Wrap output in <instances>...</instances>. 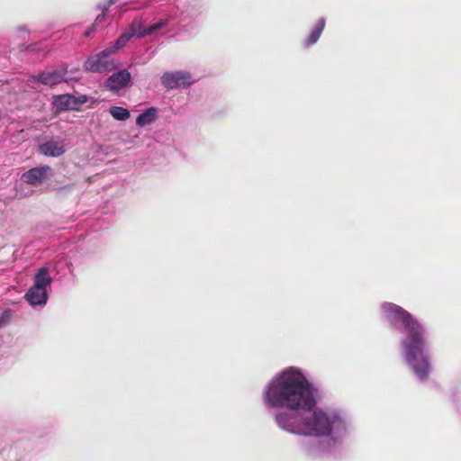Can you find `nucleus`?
Wrapping results in <instances>:
<instances>
[{
  "label": "nucleus",
  "mask_w": 461,
  "mask_h": 461,
  "mask_svg": "<svg viewBox=\"0 0 461 461\" xmlns=\"http://www.w3.org/2000/svg\"><path fill=\"white\" fill-rule=\"evenodd\" d=\"M316 388L306 376H274L262 390V402L272 411L286 408L275 416L276 425L289 433L312 438L308 451L331 453L348 435L349 422L339 411L317 408Z\"/></svg>",
  "instance_id": "nucleus-1"
},
{
  "label": "nucleus",
  "mask_w": 461,
  "mask_h": 461,
  "mask_svg": "<svg viewBox=\"0 0 461 461\" xmlns=\"http://www.w3.org/2000/svg\"><path fill=\"white\" fill-rule=\"evenodd\" d=\"M377 313L381 320L402 334L399 345L412 371L417 375L431 373L430 357L426 354L429 348L426 327L403 307L392 302L380 303Z\"/></svg>",
  "instance_id": "nucleus-2"
},
{
  "label": "nucleus",
  "mask_w": 461,
  "mask_h": 461,
  "mask_svg": "<svg viewBox=\"0 0 461 461\" xmlns=\"http://www.w3.org/2000/svg\"><path fill=\"white\" fill-rule=\"evenodd\" d=\"M195 81L189 71L183 69L166 71L160 78L161 85L167 90L187 88Z\"/></svg>",
  "instance_id": "nucleus-3"
},
{
  "label": "nucleus",
  "mask_w": 461,
  "mask_h": 461,
  "mask_svg": "<svg viewBox=\"0 0 461 461\" xmlns=\"http://www.w3.org/2000/svg\"><path fill=\"white\" fill-rule=\"evenodd\" d=\"M114 51L109 47L97 55L91 56L85 62V68L92 72H108L116 68V62L111 57Z\"/></svg>",
  "instance_id": "nucleus-4"
},
{
  "label": "nucleus",
  "mask_w": 461,
  "mask_h": 461,
  "mask_svg": "<svg viewBox=\"0 0 461 461\" xmlns=\"http://www.w3.org/2000/svg\"><path fill=\"white\" fill-rule=\"evenodd\" d=\"M86 95L75 96L72 95L65 94L54 97L52 106L56 113H60L67 110L77 109V107L86 102Z\"/></svg>",
  "instance_id": "nucleus-5"
},
{
  "label": "nucleus",
  "mask_w": 461,
  "mask_h": 461,
  "mask_svg": "<svg viewBox=\"0 0 461 461\" xmlns=\"http://www.w3.org/2000/svg\"><path fill=\"white\" fill-rule=\"evenodd\" d=\"M52 176L53 171L50 167L41 166L24 172L22 176V179L27 184L38 185H41L45 180L50 178Z\"/></svg>",
  "instance_id": "nucleus-6"
},
{
  "label": "nucleus",
  "mask_w": 461,
  "mask_h": 461,
  "mask_svg": "<svg viewBox=\"0 0 461 461\" xmlns=\"http://www.w3.org/2000/svg\"><path fill=\"white\" fill-rule=\"evenodd\" d=\"M39 152L47 157H60L67 151V144L64 139L51 138L39 145Z\"/></svg>",
  "instance_id": "nucleus-7"
},
{
  "label": "nucleus",
  "mask_w": 461,
  "mask_h": 461,
  "mask_svg": "<svg viewBox=\"0 0 461 461\" xmlns=\"http://www.w3.org/2000/svg\"><path fill=\"white\" fill-rule=\"evenodd\" d=\"M140 22L135 19L131 23V26L124 30V32L121 34L117 41L112 46H110V48L115 52L117 50L124 47L133 36L140 38Z\"/></svg>",
  "instance_id": "nucleus-8"
},
{
  "label": "nucleus",
  "mask_w": 461,
  "mask_h": 461,
  "mask_svg": "<svg viewBox=\"0 0 461 461\" xmlns=\"http://www.w3.org/2000/svg\"><path fill=\"white\" fill-rule=\"evenodd\" d=\"M131 78V73L126 69H122L109 77L107 87L111 91L117 92L125 87L130 83Z\"/></svg>",
  "instance_id": "nucleus-9"
},
{
  "label": "nucleus",
  "mask_w": 461,
  "mask_h": 461,
  "mask_svg": "<svg viewBox=\"0 0 461 461\" xmlns=\"http://www.w3.org/2000/svg\"><path fill=\"white\" fill-rule=\"evenodd\" d=\"M25 298L33 307L43 306L47 303L49 294L47 290L32 285L26 293Z\"/></svg>",
  "instance_id": "nucleus-10"
},
{
  "label": "nucleus",
  "mask_w": 461,
  "mask_h": 461,
  "mask_svg": "<svg viewBox=\"0 0 461 461\" xmlns=\"http://www.w3.org/2000/svg\"><path fill=\"white\" fill-rule=\"evenodd\" d=\"M51 283L52 278L50 276L49 268L46 267H41L34 276L33 286L48 291Z\"/></svg>",
  "instance_id": "nucleus-11"
},
{
  "label": "nucleus",
  "mask_w": 461,
  "mask_h": 461,
  "mask_svg": "<svg viewBox=\"0 0 461 461\" xmlns=\"http://www.w3.org/2000/svg\"><path fill=\"white\" fill-rule=\"evenodd\" d=\"M38 80L51 86L65 81V74L57 70L42 72L39 75Z\"/></svg>",
  "instance_id": "nucleus-12"
},
{
  "label": "nucleus",
  "mask_w": 461,
  "mask_h": 461,
  "mask_svg": "<svg viewBox=\"0 0 461 461\" xmlns=\"http://www.w3.org/2000/svg\"><path fill=\"white\" fill-rule=\"evenodd\" d=\"M140 22V38H144L146 36H149L156 32L157 31H159L163 28H165L170 22V19H161L158 23L146 26V21L143 19H138Z\"/></svg>",
  "instance_id": "nucleus-13"
},
{
  "label": "nucleus",
  "mask_w": 461,
  "mask_h": 461,
  "mask_svg": "<svg viewBox=\"0 0 461 461\" xmlns=\"http://www.w3.org/2000/svg\"><path fill=\"white\" fill-rule=\"evenodd\" d=\"M325 23H326V22H325L324 18H320L317 21L314 27L312 29L309 36L306 38V40L304 41V45L306 47H310V46L315 44L319 41V39L324 30Z\"/></svg>",
  "instance_id": "nucleus-14"
},
{
  "label": "nucleus",
  "mask_w": 461,
  "mask_h": 461,
  "mask_svg": "<svg viewBox=\"0 0 461 461\" xmlns=\"http://www.w3.org/2000/svg\"><path fill=\"white\" fill-rule=\"evenodd\" d=\"M158 117V110L154 107L146 109L136 119V124L140 127H145L153 123Z\"/></svg>",
  "instance_id": "nucleus-15"
},
{
  "label": "nucleus",
  "mask_w": 461,
  "mask_h": 461,
  "mask_svg": "<svg viewBox=\"0 0 461 461\" xmlns=\"http://www.w3.org/2000/svg\"><path fill=\"white\" fill-rule=\"evenodd\" d=\"M110 113L117 121H125L130 117V112L121 106H112Z\"/></svg>",
  "instance_id": "nucleus-16"
},
{
  "label": "nucleus",
  "mask_w": 461,
  "mask_h": 461,
  "mask_svg": "<svg viewBox=\"0 0 461 461\" xmlns=\"http://www.w3.org/2000/svg\"><path fill=\"white\" fill-rule=\"evenodd\" d=\"M117 0H104L97 5V9L101 10L104 14L116 3Z\"/></svg>",
  "instance_id": "nucleus-17"
},
{
  "label": "nucleus",
  "mask_w": 461,
  "mask_h": 461,
  "mask_svg": "<svg viewBox=\"0 0 461 461\" xmlns=\"http://www.w3.org/2000/svg\"><path fill=\"white\" fill-rule=\"evenodd\" d=\"M280 375H303V371L295 366H288L285 368Z\"/></svg>",
  "instance_id": "nucleus-18"
},
{
  "label": "nucleus",
  "mask_w": 461,
  "mask_h": 461,
  "mask_svg": "<svg viewBox=\"0 0 461 461\" xmlns=\"http://www.w3.org/2000/svg\"><path fill=\"white\" fill-rule=\"evenodd\" d=\"M105 17H106V15L104 13L97 15V17L95 18V23L93 24V26L91 28V31L95 30L96 26L105 20Z\"/></svg>",
  "instance_id": "nucleus-19"
},
{
  "label": "nucleus",
  "mask_w": 461,
  "mask_h": 461,
  "mask_svg": "<svg viewBox=\"0 0 461 461\" xmlns=\"http://www.w3.org/2000/svg\"><path fill=\"white\" fill-rule=\"evenodd\" d=\"M7 321V317L5 315L0 316V328L3 327Z\"/></svg>",
  "instance_id": "nucleus-20"
},
{
  "label": "nucleus",
  "mask_w": 461,
  "mask_h": 461,
  "mask_svg": "<svg viewBox=\"0 0 461 461\" xmlns=\"http://www.w3.org/2000/svg\"><path fill=\"white\" fill-rule=\"evenodd\" d=\"M89 34H90V32H86L85 33V36H86V37H87Z\"/></svg>",
  "instance_id": "nucleus-21"
},
{
  "label": "nucleus",
  "mask_w": 461,
  "mask_h": 461,
  "mask_svg": "<svg viewBox=\"0 0 461 461\" xmlns=\"http://www.w3.org/2000/svg\"><path fill=\"white\" fill-rule=\"evenodd\" d=\"M427 376H424V375H421L420 378H421V381L424 380V378H426Z\"/></svg>",
  "instance_id": "nucleus-22"
}]
</instances>
